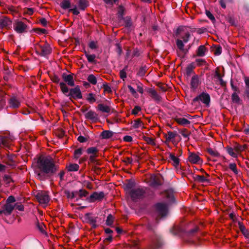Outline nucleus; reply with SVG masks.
Listing matches in <instances>:
<instances>
[{
  "mask_svg": "<svg viewBox=\"0 0 249 249\" xmlns=\"http://www.w3.org/2000/svg\"><path fill=\"white\" fill-rule=\"evenodd\" d=\"M34 168L36 178L45 181L56 174L59 166L52 157L41 155L37 159Z\"/></svg>",
  "mask_w": 249,
  "mask_h": 249,
  "instance_id": "obj_1",
  "label": "nucleus"
},
{
  "mask_svg": "<svg viewBox=\"0 0 249 249\" xmlns=\"http://www.w3.org/2000/svg\"><path fill=\"white\" fill-rule=\"evenodd\" d=\"M199 230L198 227L187 231L186 224L183 222L175 224L170 229V232L173 235L178 236L179 237L184 238L186 237H190L195 235Z\"/></svg>",
  "mask_w": 249,
  "mask_h": 249,
  "instance_id": "obj_2",
  "label": "nucleus"
},
{
  "mask_svg": "<svg viewBox=\"0 0 249 249\" xmlns=\"http://www.w3.org/2000/svg\"><path fill=\"white\" fill-rule=\"evenodd\" d=\"M59 86L62 92L65 96L70 97V99L71 101H72V98L74 99L82 98V93L78 86L71 89H69L64 82H60Z\"/></svg>",
  "mask_w": 249,
  "mask_h": 249,
  "instance_id": "obj_3",
  "label": "nucleus"
},
{
  "mask_svg": "<svg viewBox=\"0 0 249 249\" xmlns=\"http://www.w3.org/2000/svg\"><path fill=\"white\" fill-rule=\"evenodd\" d=\"M157 216L155 218L154 223L158 225L161 218L165 217L168 213V208L166 204L158 203L156 205Z\"/></svg>",
  "mask_w": 249,
  "mask_h": 249,
  "instance_id": "obj_4",
  "label": "nucleus"
},
{
  "mask_svg": "<svg viewBox=\"0 0 249 249\" xmlns=\"http://www.w3.org/2000/svg\"><path fill=\"white\" fill-rule=\"evenodd\" d=\"M163 244L161 237L157 234H155L151 238V243L145 249H158Z\"/></svg>",
  "mask_w": 249,
  "mask_h": 249,
  "instance_id": "obj_5",
  "label": "nucleus"
},
{
  "mask_svg": "<svg viewBox=\"0 0 249 249\" xmlns=\"http://www.w3.org/2000/svg\"><path fill=\"white\" fill-rule=\"evenodd\" d=\"M129 195L132 200L135 201L138 199H142L144 197L145 191L142 188L139 187L131 189L129 192Z\"/></svg>",
  "mask_w": 249,
  "mask_h": 249,
  "instance_id": "obj_6",
  "label": "nucleus"
},
{
  "mask_svg": "<svg viewBox=\"0 0 249 249\" xmlns=\"http://www.w3.org/2000/svg\"><path fill=\"white\" fill-rule=\"evenodd\" d=\"M36 51L37 54L45 57L52 53V49L49 44L45 43L43 45H38V48H36Z\"/></svg>",
  "mask_w": 249,
  "mask_h": 249,
  "instance_id": "obj_7",
  "label": "nucleus"
},
{
  "mask_svg": "<svg viewBox=\"0 0 249 249\" xmlns=\"http://www.w3.org/2000/svg\"><path fill=\"white\" fill-rule=\"evenodd\" d=\"M199 101L205 104L207 107H209L211 101L210 95L206 92H202L193 99L192 104H194Z\"/></svg>",
  "mask_w": 249,
  "mask_h": 249,
  "instance_id": "obj_8",
  "label": "nucleus"
},
{
  "mask_svg": "<svg viewBox=\"0 0 249 249\" xmlns=\"http://www.w3.org/2000/svg\"><path fill=\"white\" fill-rule=\"evenodd\" d=\"M184 32V27L183 26H179L178 27L175 32V35L176 36L178 37L181 38V40L183 41V43H186L189 41L190 40L191 36L190 34L187 32L184 33V35L183 36L181 35V33Z\"/></svg>",
  "mask_w": 249,
  "mask_h": 249,
  "instance_id": "obj_9",
  "label": "nucleus"
},
{
  "mask_svg": "<svg viewBox=\"0 0 249 249\" xmlns=\"http://www.w3.org/2000/svg\"><path fill=\"white\" fill-rule=\"evenodd\" d=\"M35 196L40 204H47L50 200L49 196L47 192L44 191L38 192Z\"/></svg>",
  "mask_w": 249,
  "mask_h": 249,
  "instance_id": "obj_10",
  "label": "nucleus"
},
{
  "mask_svg": "<svg viewBox=\"0 0 249 249\" xmlns=\"http://www.w3.org/2000/svg\"><path fill=\"white\" fill-rule=\"evenodd\" d=\"M105 195L104 192H94L90 196L87 198L89 202H94L95 201H100L105 197Z\"/></svg>",
  "mask_w": 249,
  "mask_h": 249,
  "instance_id": "obj_11",
  "label": "nucleus"
},
{
  "mask_svg": "<svg viewBox=\"0 0 249 249\" xmlns=\"http://www.w3.org/2000/svg\"><path fill=\"white\" fill-rule=\"evenodd\" d=\"M163 177L161 175H152L150 178V184L152 187H157L162 184Z\"/></svg>",
  "mask_w": 249,
  "mask_h": 249,
  "instance_id": "obj_12",
  "label": "nucleus"
},
{
  "mask_svg": "<svg viewBox=\"0 0 249 249\" xmlns=\"http://www.w3.org/2000/svg\"><path fill=\"white\" fill-rule=\"evenodd\" d=\"M73 73L67 74L66 73H63L62 74V78L66 84L71 87L74 86V81L73 79Z\"/></svg>",
  "mask_w": 249,
  "mask_h": 249,
  "instance_id": "obj_13",
  "label": "nucleus"
},
{
  "mask_svg": "<svg viewBox=\"0 0 249 249\" xmlns=\"http://www.w3.org/2000/svg\"><path fill=\"white\" fill-rule=\"evenodd\" d=\"M27 25L22 21H18L14 26V30L18 34L26 32Z\"/></svg>",
  "mask_w": 249,
  "mask_h": 249,
  "instance_id": "obj_14",
  "label": "nucleus"
},
{
  "mask_svg": "<svg viewBox=\"0 0 249 249\" xmlns=\"http://www.w3.org/2000/svg\"><path fill=\"white\" fill-rule=\"evenodd\" d=\"M12 25V21L6 17H2L0 18V28L8 29Z\"/></svg>",
  "mask_w": 249,
  "mask_h": 249,
  "instance_id": "obj_15",
  "label": "nucleus"
},
{
  "mask_svg": "<svg viewBox=\"0 0 249 249\" xmlns=\"http://www.w3.org/2000/svg\"><path fill=\"white\" fill-rule=\"evenodd\" d=\"M201 84L198 76L194 74L192 76L190 82V88L193 90H195L198 86Z\"/></svg>",
  "mask_w": 249,
  "mask_h": 249,
  "instance_id": "obj_16",
  "label": "nucleus"
},
{
  "mask_svg": "<svg viewBox=\"0 0 249 249\" xmlns=\"http://www.w3.org/2000/svg\"><path fill=\"white\" fill-rule=\"evenodd\" d=\"M9 107L12 108H18L20 106V102L16 96L11 97L8 100Z\"/></svg>",
  "mask_w": 249,
  "mask_h": 249,
  "instance_id": "obj_17",
  "label": "nucleus"
},
{
  "mask_svg": "<svg viewBox=\"0 0 249 249\" xmlns=\"http://www.w3.org/2000/svg\"><path fill=\"white\" fill-rule=\"evenodd\" d=\"M2 211H3V214L6 215H10L15 208L14 205L12 204L8 203L5 202V204L2 207Z\"/></svg>",
  "mask_w": 249,
  "mask_h": 249,
  "instance_id": "obj_18",
  "label": "nucleus"
},
{
  "mask_svg": "<svg viewBox=\"0 0 249 249\" xmlns=\"http://www.w3.org/2000/svg\"><path fill=\"white\" fill-rule=\"evenodd\" d=\"M85 116L87 119L91 120L93 122H97L99 120L98 115L91 110L87 112Z\"/></svg>",
  "mask_w": 249,
  "mask_h": 249,
  "instance_id": "obj_19",
  "label": "nucleus"
},
{
  "mask_svg": "<svg viewBox=\"0 0 249 249\" xmlns=\"http://www.w3.org/2000/svg\"><path fill=\"white\" fill-rule=\"evenodd\" d=\"M176 44L178 48L185 53H187L189 50L191 48L192 45L190 44L188 46V48L185 49L184 48V45L183 43V41L179 38H178L176 40Z\"/></svg>",
  "mask_w": 249,
  "mask_h": 249,
  "instance_id": "obj_20",
  "label": "nucleus"
},
{
  "mask_svg": "<svg viewBox=\"0 0 249 249\" xmlns=\"http://www.w3.org/2000/svg\"><path fill=\"white\" fill-rule=\"evenodd\" d=\"M147 92L150 94L151 97L156 102L161 101V97L160 96L157 92L153 89L149 88L147 89Z\"/></svg>",
  "mask_w": 249,
  "mask_h": 249,
  "instance_id": "obj_21",
  "label": "nucleus"
},
{
  "mask_svg": "<svg viewBox=\"0 0 249 249\" xmlns=\"http://www.w3.org/2000/svg\"><path fill=\"white\" fill-rule=\"evenodd\" d=\"M188 159L190 162L193 164L199 163L201 161L200 158L195 153H190Z\"/></svg>",
  "mask_w": 249,
  "mask_h": 249,
  "instance_id": "obj_22",
  "label": "nucleus"
},
{
  "mask_svg": "<svg viewBox=\"0 0 249 249\" xmlns=\"http://www.w3.org/2000/svg\"><path fill=\"white\" fill-rule=\"evenodd\" d=\"M165 198L169 204L175 201V197L173 192L171 190H167L164 192Z\"/></svg>",
  "mask_w": 249,
  "mask_h": 249,
  "instance_id": "obj_23",
  "label": "nucleus"
},
{
  "mask_svg": "<svg viewBox=\"0 0 249 249\" xmlns=\"http://www.w3.org/2000/svg\"><path fill=\"white\" fill-rule=\"evenodd\" d=\"M76 4L81 10L84 11L89 4L88 0H75Z\"/></svg>",
  "mask_w": 249,
  "mask_h": 249,
  "instance_id": "obj_24",
  "label": "nucleus"
},
{
  "mask_svg": "<svg viewBox=\"0 0 249 249\" xmlns=\"http://www.w3.org/2000/svg\"><path fill=\"white\" fill-rule=\"evenodd\" d=\"M207 52H208V49L204 45H200L196 51V56L198 57L204 56Z\"/></svg>",
  "mask_w": 249,
  "mask_h": 249,
  "instance_id": "obj_25",
  "label": "nucleus"
},
{
  "mask_svg": "<svg viewBox=\"0 0 249 249\" xmlns=\"http://www.w3.org/2000/svg\"><path fill=\"white\" fill-rule=\"evenodd\" d=\"M97 217H94L91 216V213H88L85 214L84 218L87 222L89 224L96 223Z\"/></svg>",
  "mask_w": 249,
  "mask_h": 249,
  "instance_id": "obj_26",
  "label": "nucleus"
},
{
  "mask_svg": "<svg viewBox=\"0 0 249 249\" xmlns=\"http://www.w3.org/2000/svg\"><path fill=\"white\" fill-rule=\"evenodd\" d=\"M238 224L239 228L244 236L247 238H249V231L246 229L243 223L240 221H238Z\"/></svg>",
  "mask_w": 249,
  "mask_h": 249,
  "instance_id": "obj_27",
  "label": "nucleus"
},
{
  "mask_svg": "<svg viewBox=\"0 0 249 249\" xmlns=\"http://www.w3.org/2000/svg\"><path fill=\"white\" fill-rule=\"evenodd\" d=\"M84 54L87 57L88 61L89 63H92L93 64H96L97 63V61L95 60L96 55L94 54H89L86 51L84 50Z\"/></svg>",
  "mask_w": 249,
  "mask_h": 249,
  "instance_id": "obj_28",
  "label": "nucleus"
},
{
  "mask_svg": "<svg viewBox=\"0 0 249 249\" xmlns=\"http://www.w3.org/2000/svg\"><path fill=\"white\" fill-rule=\"evenodd\" d=\"M10 140L5 137H0V144L5 148H8L10 145Z\"/></svg>",
  "mask_w": 249,
  "mask_h": 249,
  "instance_id": "obj_29",
  "label": "nucleus"
},
{
  "mask_svg": "<svg viewBox=\"0 0 249 249\" xmlns=\"http://www.w3.org/2000/svg\"><path fill=\"white\" fill-rule=\"evenodd\" d=\"M114 132L110 130H104L100 134V137L103 139H108L111 138Z\"/></svg>",
  "mask_w": 249,
  "mask_h": 249,
  "instance_id": "obj_30",
  "label": "nucleus"
},
{
  "mask_svg": "<svg viewBox=\"0 0 249 249\" xmlns=\"http://www.w3.org/2000/svg\"><path fill=\"white\" fill-rule=\"evenodd\" d=\"M195 68V64L192 62L189 64L186 68V74L187 76L189 77L192 73L195 74L194 69Z\"/></svg>",
  "mask_w": 249,
  "mask_h": 249,
  "instance_id": "obj_31",
  "label": "nucleus"
},
{
  "mask_svg": "<svg viewBox=\"0 0 249 249\" xmlns=\"http://www.w3.org/2000/svg\"><path fill=\"white\" fill-rule=\"evenodd\" d=\"M99 149L96 147H90L87 149V153L90 154V156H98Z\"/></svg>",
  "mask_w": 249,
  "mask_h": 249,
  "instance_id": "obj_32",
  "label": "nucleus"
},
{
  "mask_svg": "<svg viewBox=\"0 0 249 249\" xmlns=\"http://www.w3.org/2000/svg\"><path fill=\"white\" fill-rule=\"evenodd\" d=\"M175 121L179 124L183 126L190 124V121L184 118H177L175 119Z\"/></svg>",
  "mask_w": 249,
  "mask_h": 249,
  "instance_id": "obj_33",
  "label": "nucleus"
},
{
  "mask_svg": "<svg viewBox=\"0 0 249 249\" xmlns=\"http://www.w3.org/2000/svg\"><path fill=\"white\" fill-rule=\"evenodd\" d=\"M98 109L102 112L109 113L110 111V107L103 104H99L98 106Z\"/></svg>",
  "mask_w": 249,
  "mask_h": 249,
  "instance_id": "obj_34",
  "label": "nucleus"
},
{
  "mask_svg": "<svg viewBox=\"0 0 249 249\" xmlns=\"http://www.w3.org/2000/svg\"><path fill=\"white\" fill-rule=\"evenodd\" d=\"M178 135L176 132L168 131V135L165 134V137L166 140L167 142H170L172 140L174 139Z\"/></svg>",
  "mask_w": 249,
  "mask_h": 249,
  "instance_id": "obj_35",
  "label": "nucleus"
},
{
  "mask_svg": "<svg viewBox=\"0 0 249 249\" xmlns=\"http://www.w3.org/2000/svg\"><path fill=\"white\" fill-rule=\"evenodd\" d=\"M231 100L232 101L236 104L238 105H241L242 103V100L240 99L239 96L237 95V93L234 92L231 95Z\"/></svg>",
  "mask_w": 249,
  "mask_h": 249,
  "instance_id": "obj_36",
  "label": "nucleus"
},
{
  "mask_svg": "<svg viewBox=\"0 0 249 249\" xmlns=\"http://www.w3.org/2000/svg\"><path fill=\"white\" fill-rule=\"evenodd\" d=\"M194 179L200 183L208 182L209 180L203 176L196 175L194 177Z\"/></svg>",
  "mask_w": 249,
  "mask_h": 249,
  "instance_id": "obj_37",
  "label": "nucleus"
},
{
  "mask_svg": "<svg viewBox=\"0 0 249 249\" xmlns=\"http://www.w3.org/2000/svg\"><path fill=\"white\" fill-rule=\"evenodd\" d=\"M86 100L88 101L89 103L92 104L93 103L96 101V99L95 98V94L93 93H89L87 94Z\"/></svg>",
  "mask_w": 249,
  "mask_h": 249,
  "instance_id": "obj_38",
  "label": "nucleus"
},
{
  "mask_svg": "<svg viewBox=\"0 0 249 249\" xmlns=\"http://www.w3.org/2000/svg\"><path fill=\"white\" fill-rule=\"evenodd\" d=\"M98 156H89V162L92 164V165H101L102 164L101 161L99 160L96 159Z\"/></svg>",
  "mask_w": 249,
  "mask_h": 249,
  "instance_id": "obj_39",
  "label": "nucleus"
},
{
  "mask_svg": "<svg viewBox=\"0 0 249 249\" xmlns=\"http://www.w3.org/2000/svg\"><path fill=\"white\" fill-rule=\"evenodd\" d=\"M247 147V146L246 144H245L244 145H241L239 144V143L236 142L234 145V149L237 152H241L244 151L246 148Z\"/></svg>",
  "mask_w": 249,
  "mask_h": 249,
  "instance_id": "obj_40",
  "label": "nucleus"
},
{
  "mask_svg": "<svg viewBox=\"0 0 249 249\" xmlns=\"http://www.w3.org/2000/svg\"><path fill=\"white\" fill-rule=\"evenodd\" d=\"M206 151L213 158L220 156V154L216 150H213L212 148H207Z\"/></svg>",
  "mask_w": 249,
  "mask_h": 249,
  "instance_id": "obj_41",
  "label": "nucleus"
},
{
  "mask_svg": "<svg viewBox=\"0 0 249 249\" xmlns=\"http://www.w3.org/2000/svg\"><path fill=\"white\" fill-rule=\"evenodd\" d=\"M79 168V166L76 163H71L67 166L68 170L70 172L77 171Z\"/></svg>",
  "mask_w": 249,
  "mask_h": 249,
  "instance_id": "obj_42",
  "label": "nucleus"
},
{
  "mask_svg": "<svg viewBox=\"0 0 249 249\" xmlns=\"http://www.w3.org/2000/svg\"><path fill=\"white\" fill-rule=\"evenodd\" d=\"M147 67L146 66H142L139 69L137 75L139 77H143L145 75Z\"/></svg>",
  "mask_w": 249,
  "mask_h": 249,
  "instance_id": "obj_43",
  "label": "nucleus"
},
{
  "mask_svg": "<svg viewBox=\"0 0 249 249\" xmlns=\"http://www.w3.org/2000/svg\"><path fill=\"white\" fill-rule=\"evenodd\" d=\"M170 159L174 162V166L175 167L178 166L179 165V160L178 158L176 157L175 155L173 153H169Z\"/></svg>",
  "mask_w": 249,
  "mask_h": 249,
  "instance_id": "obj_44",
  "label": "nucleus"
},
{
  "mask_svg": "<svg viewBox=\"0 0 249 249\" xmlns=\"http://www.w3.org/2000/svg\"><path fill=\"white\" fill-rule=\"evenodd\" d=\"M60 6L64 10L69 9L71 7L70 0H63L60 3Z\"/></svg>",
  "mask_w": 249,
  "mask_h": 249,
  "instance_id": "obj_45",
  "label": "nucleus"
},
{
  "mask_svg": "<svg viewBox=\"0 0 249 249\" xmlns=\"http://www.w3.org/2000/svg\"><path fill=\"white\" fill-rule=\"evenodd\" d=\"M136 185L135 182L132 179L128 180V182L125 184V187L128 190L134 189V187Z\"/></svg>",
  "mask_w": 249,
  "mask_h": 249,
  "instance_id": "obj_46",
  "label": "nucleus"
},
{
  "mask_svg": "<svg viewBox=\"0 0 249 249\" xmlns=\"http://www.w3.org/2000/svg\"><path fill=\"white\" fill-rule=\"evenodd\" d=\"M87 80L89 81V83H91L93 85H96L97 82V78L92 74H90L88 76L87 78Z\"/></svg>",
  "mask_w": 249,
  "mask_h": 249,
  "instance_id": "obj_47",
  "label": "nucleus"
},
{
  "mask_svg": "<svg viewBox=\"0 0 249 249\" xmlns=\"http://www.w3.org/2000/svg\"><path fill=\"white\" fill-rule=\"evenodd\" d=\"M114 217L111 214L107 215L106 220V224L108 226H111L114 221Z\"/></svg>",
  "mask_w": 249,
  "mask_h": 249,
  "instance_id": "obj_48",
  "label": "nucleus"
},
{
  "mask_svg": "<svg viewBox=\"0 0 249 249\" xmlns=\"http://www.w3.org/2000/svg\"><path fill=\"white\" fill-rule=\"evenodd\" d=\"M36 227L41 233H42V234H47V233L44 230V228H45V226L43 223H39L37 221L36 223Z\"/></svg>",
  "mask_w": 249,
  "mask_h": 249,
  "instance_id": "obj_49",
  "label": "nucleus"
},
{
  "mask_svg": "<svg viewBox=\"0 0 249 249\" xmlns=\"http://www.w3.org/2000/svg\"><path fill=\"white\" fill-rule=\"evenodd\" d=\"M124 8L122 5H120L118 7V18L120 19L123 18V16L124 15Z\"/></svg>",
  "mask_w": 249,
  "mask_h": 249,
  "instance_id": "obj_50",
  "label": "nucleus"
},
{
  "mask_svg": "<svg viewBox=\"0 0 249 249\" xmlns=\"http://www.w3.org/2000/svg\"><path fill=\"white\" fill-rule=\"evenodd\" d=\"M226 150L228 153L233 158H237V155L233 152L234 147L232 148L230 146L226 147Z\"/></svg>",
  "mask_w": 249,
  "mask_h": 249,
  "instance_id": "obj_51",
  "label": "nucleus"
},
{
  "mask_svg": "<svg viewBox=\"0 0 249 249\" xmlns=\"http://www.w3.org/2000/svg\"><path fill=\"white\" fill-rule=\"evenodd\" d=\"M229 168L233 171V172L235 174L237 175L238 174V171L237 168L236 164L235 163H231L229 164Z\"/></svg>",
  "mask_w": 249,
  "mask_h": 249,
  "instance_id": "obj_52",
  "label": "nucleus"
},
{
  "mask_svg": "<svg viewBox=\"0 0 249 249\" xmlns=\"http://www.w3.org/2000/svg\"><path fill=\"white\" fill-rule=\"evenodd\" d=\"M143 139L148 144L152 145H156V143L154 142V139L153 138L143 136Z\"/></svg>",
  "mask_w": 249,
  "mask_h": 249,
  "instance_id": "obj_53",
  "label": "nucleus"
},
{
  "mask_svg": "<svg viewBox=\"0 0 249 249\" xmlns=\"http://www.w3.org/2000/svg\"><path fill=\"white\" fill-rule=\"evenodd\" d=\"M83 149L82 148H79L75 150L74 152V157L75 159H78L82 154Z\"/></svg>",
  "mask_w": 249,
  "mask_h": 249,
  "instance_id": "obj_54",
  "label": "nucleus"
},
{
  "mask_svg": "<svg viewBox=\"0 0 249 249\" xmlns=\"http://www.w3.org/2000/svg\"><path fill=\"white\" fill-rule=\"evenodd\" d=\"M142 124V122L141 121V120L140 119H138L134 121L133 127L134 128H138Z\"/></svg>",
  "mask_w": 249,
  "mask_h": 249,
  "instance_id": "obj_55",
  "label": "nucleus"
},
{
  "mask_svg": "<svg viewBox=\"0 0 249 249\" xmlns=\"http://www.w3.org/2000/svg\"><path fill=\"white\" fill-rule=\"evenodd\" d=\"M3 180L5 182L6 184H9L11 182H14L11 177L8 175H5L3 177Z\"/></svg>",
  "mask_w": 249,
  "mask_h": 249,
  "instance_id": "obj_56",
  "label": "nucleus"
},
{
  "mask_svg": "<svg viewBox=\"0 0 249 249\" xmlns=\"http://www.w3.org/2000/svg\"><path fill=\"white\" fill-rule=\"evenodd\" d=\"M214 53L215 55H219L222 53V47L220 45H215Z\"/></svg>",
  "mask_w": 249,
  "mask_h": 249,
  "instance_id": "obj_57",
  "label": "nucleus"
},
{
  "mask_svg": "<svg viewBox=\"0 0 249 249\" xmlns=\"http://www.w3.org/2000/svg\"><path fill=\"white\" fill-rule=\"evenodd\" d=\"M115 51L117 53L119 56H120L123 52L122 47L119 43H116Z\"/></svg>",
  "mask_w": 249,
  "mask_h": 249,
  "instance_id": "obj_58",
  "label": "nucleus"
},
{
  "mask_svg": "<svg viewBox=\"0 0 249 249\" xmlns=\"http://www.w3.org/2000/svg\"><path fill=\"white\" fill-rule=\"evenodd\" d=\"M180 133L184 138H187L189 139V136L190 134V132H188L186 129H183L180 131Z\"/></svg>",
  "mask_w": 249,
  "mask_h": 249,
  "instance_id": "obj_59",
  "label": "nucleus"
},
{
  "mask_svg": "<svg viewBox=\"0 0 249 249\" xmlns=\"http://www.w3.org/2000/svg\"><path fill=\"white\" fill-rule=\"evenodd\" d=\"M51 79L52 80V81L54 82V83H59L60 84V79L59 78V77L56 74H53V75H52L51 76Z\"/></svg>",
  "mask_w": 249,
  "mask_h": 249,
  "instance_id": "obj_60",
  "label": "nucleus"
},
{
  "mask_svg": "<svg viewBox=\"0 0 249 249\" xmlns=\"http://www.w3.org/2000/svg\"><path fill=\"white\" fill-rule=\"evenodd\" d=\"M89 194L88 192L85 190L80 189L79 193V198H82V197H86Z\"/></svg>",
  "mask_w": 249,
  "mask_h": 249,
  "instance_id": "obj_61",
  "label": "nucleus"
},
{
  "mask_svg": "<svg viewBox=\"0 0 249 249\" xmlns=\"http://www.w3.org/2000/svg\"><path fill=\"white\" fill-rule=\"evenodd\" d=\"M196 62L197 63V65L199 67L207 64L206 61L203 59H196Z\"/></svg>",
  "mask_w": 249,
  "mask_h": 249,
  "instance_id": "obj_62",
  "label": "nucleus"
},
{
  "mask_svg": "<svg viewBox=\"0 0 249 249\" xmlns=\"http://www.w3.org/2000/svg\"><path fill=\"white\" fill-rule=\"evenodd\" d=\"M65 194L66 195L67 197L69 199H73L74 198V194L72 192L71 193L69 190H66L64 191Z\"/></svg>",
  "mask_w": 249,
  "mask_h": 249,
  "instance_id": "obj_63",
  "label": "nucleus"
},
{
  "mask_svg": "<svg viewBox=\"0 0 249 249\" xmlns=\"http://www.w3.org/2000/svg\"><path fill=\"white\" fill-rule=\"evenodd\" d=\"M205 14L206 15V16L208 17V18L211 20L212 21H215V18L213 16V15L211 13L210 11H209V10H206V11H205Z\"/></svg>",
  "mask_w": 249,
  "mask_h": 249,
  "instance_id": "obj_64",
  "label": "nucleus"
}]
</instances>
